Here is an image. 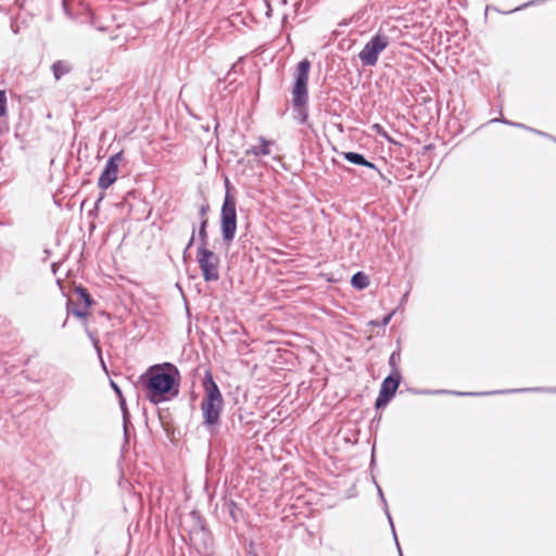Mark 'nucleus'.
<instances>
[{
    "instance_id": "nucleus-1",
    "label": "nucleus",
    "mask_w": 556,
    "mask_h": 556,
    "mask_svg": "<svg viewBox=\"0 0 556 556\" xmlns=\"http://www.w3.org/2000/svg\"><path fill=\"white\" fill-rule=\"evenodd\" d=\"M179 382V370L172 363L152 365L139 377L146 397L155 405L177 396Z\"/></svg>"
},
{
    "instance_id": "nucleus-2",
    "label": "nucleus",
    "mask_w": 556,
    "mask_h": 556,
    "mask_svg": "<svg viewBox=\"0 0 556 556\" xmlns=\"http://www.w3.org/2000/svg\"><path fill=\"white\" fill-rule=\"evenodd\" d=\"M311 70V62L304 59L299 62L295 74L294 84L292 88V104L296 113V119L300 124H305L308 118V75Z\"/></svg>"
},
{
    "instance_id": "nucleus-3",
    "label": "nucleus",
    "mask_w": 556,
    "mask_h": 556,
    "mask_svg": "<svg viewBox=\"0 0 556 556\" xmlns=\"http://www.w3.org/2000/svg\"><path fill=\"white\" fill-rule=\"evenodd\" d=\"M203 388L205 393L201 403L203 425L212 428L219 424L224 401L219 388L210 372L203 379Z\"/></svg>"
},
{
    "instance_id": "nucleus-4",
    "label": "nucleus",
    "mask_w": 556,
    "mask_h": 556,
    "mask_svg": "<svg viewBox=\"0 0 556 556\" xmlns=\"http://www.w3.org/2000/svg\"><path fill=\"white\" fill-rule=\"evenodd\" d=\"M237 230L236 199L227 190L220 211V231L225 243L233 241Z\"/></svg>"
},
{
    "instance_id": "nucleus-5",
    "label": "nucleus",
    "mask_w": 556,
    "mask_h": 556,
    "mask_svg": "<svg viewBox=\"0 0 556 556\" xmlns=\"http://www.w3.org/2000/svg\"><path fill=\"white\" fill-rule=\"evenodd\" d=\"M390 45V38L386 34L378 31L365 43L358 53V59L363 66H375L379 54Z\"/></svg>"
},
{
    "instance_id": "nucleus-6",
    "label": "nucleus",
    "mask_w": 556,
    "mask_h": 556,
    "mask_svg": "<svg viewBox=\"0 0 556 556\" xmlns=\"http://www.w3.org/2000/svg\"><path fill=\"white\" fill-rule=\"evenodd\" d=\"M197 261L202 271L203 279L206 282L217 281L219 279V257L213 251L205 247H199Z\"/></svg>"
},
{
    "instance_id": "nucleus-7",
    "label": "nucleus",
    "mask_w": 556,
    "mask_h": 556,
    "mask_svg": "<svg viewBox=\"0 0 556 556\" xmlns=\"http://www.w3.org/2000/svg\"><path fill=\"white\" fill-rule=\"evenodd\" d=\"M402 381V375H389L380 386L379 395L376 399L375 407L377 409L387 406L394 397L396 390Z\"/></svg>"
},
{
    "instance_id": "nucleus-8",
    "label": "nucleus",
    "mask_w": 556,
    "mask_h": 556,
    "mask_svg": "<svg viewBox=\"0 0 556 556\" xmlns=\"http://www.w3.org/2000/svg\"><path fill=\"white\" fill-rule=\"evenodd\" d=\"M123 160V152H117L109 157L105 163V166L99 177L98 187L101 190H106L111 187L116 180L118 176V166Z\"/></svg>"
},
{
    "instance_id": "nucleus-9",
    "label": "nucleus",
    "mask_w": 556,
    "mask_h": 556,
    "mask_svg": "<svg viewBox=\"0 0 556 556\" xmlns=\"http://www.w3.org/2000/svg\"><path fill=\"white\" fill-rule=\"evenodd\" d=\"M260 146H252L245 150V154H253L255 156H264L269 155L271 153L270 147L274 144V141L267 140L264 137H260Z\"/></svg>"
},
{
    "instance_id": "nucleus-10",
    "label": "nucleus",
    "mask_w": 556,
    "mask_h": 556,
    "mask_svg": "<svg viewBox=\"0 0 556 556\" xmlns=\"http://www.w3.org/2000/svg\"><path fill=\"white\" fill-rule=\"evenodd\" d=\"M343 157L355 165L365 166L371 169H376V165L365 159V156L357 152H343Z\"/></svg>"
},
{
    "instance_id": "nucleus-11",
    "label": "nucleus",
    "mask_w": 556,
    "mask_h": 556,
    "mask_svg": "<svg viewBox=\"0 0 556 556\" xmlns=\"http://www.w3.org/2000/svg\"><path fill=\"white\" fill-rule=\"evenodd\" d=\"M72 64L68 61L59 60L51 65L53 76L56 80H60L63 76L72 71Z\"/></svg>"
},
{
    "instance_id": "nucleus-12",
    "label": "nucleus",
    "mask_w": 556,
    "mask_h": 556,
    "mask_svg": "<svg viewBox=\"0 0 556 556\" xmlns=\"http://www.w3.org/2000/svg\"><path fill=\"white\" fill-rule=\"evenodd\" d=\"M491 123H503V124H506V125H510V126H514V127H518V128H522V129H526V130H529L531 132H534L539 136H542V137H545V138H553L552 135L547 134V132H544L542 130H538V129H534V128H531L529 126H526L521 123H516V122H510V121H507L503 117L501 118H493L491 119Z\"/></svg>"
},
{
    "instance_id": "nucleus-13",
    "label": "nucleus",
    "mask_w": 556,
    "mask_h": 556,
    "mask_svg": "<svg viewBox=\"0 0 556 556\" xmlns=\"http://www.w3.org/2000/svg\"><path fill=\"white\" fill-rule=\"evenodd\" d=\"M118 400H119V406H121V409L123 413L124 434H125V438L127 439L128 434H129V429L132 428V426L129 421V412L127 409L126 401H125L124 396L122 395V399H118Z\"/></svg>"
},
{
    "instance_id": "nucleus-14",
    "label": "nucleus",
    "mask_w": 556,
    "mask_h": 556,
    "mask_svg": "<svg viewBox=\"0 0 556 556\" xmlns=\"http://www.w3.org/2000/svg\"><path fill=\"white\" fill-rule=\"evenodd\" d=\"M351 285L357 290H363L369 285V280L364 273L358 271L352 276Z\"/></svg>"
},
{
    "instance_id": "nucleus-15",
    "label": "nucleus",
    "mask_w": 556,
    "mask_h": 556,
    "mask_svg": "<svg viewBox=\"0 0 556 556\" xmlns=\"http://www.w3.org/2000/svg\"><path fill=\"white\" fill-rule=\"evenodd\" d=\"M389 366L391 367V374L390 375H402L400 370V363H401V352L400 349L392 352V354L389 357Z\"/></svg>"
},
{
    "instance_id": "nucleus-16",
    "label": "nucleus",
    "mask_w": 556,
    "mask_h": 556,
    "mask_svg": "<svg viewBox=\"0 0 556 556\" xmlns=\"http://www.w3.org/2000/svg\"><path fill=\"white\" fill-rule=\"evenodd\" d=\"M207 227H208V223H200V225H199V229H198V238L200 241L199 247L207 248V244H208Z\"/></svg>"
},
{
    "instance_id": "nucleus-17",
    "label": "nucleus",
    "mask_w": 556,
    "mask_h": 556,
    "mask_svg": "<svg viewBox=\"0 0 556 556\" xmlns=\"http://www.w3.org/2000/svg\"><path fill=\"white\" fill-rule=\"evenodd\" d=\"M75 292L79 296V299L84 302L86 307H89L92 304V299L85 288L77 287L75 289Z\"/></svg>"
},
{
    "instance_id": "nucleus-18",
    "label": "nucleus",
    "mask_w": 556,
    "mask_h": 556,
    "mask_svg": "<svg viewBox=\"0 0 556 556\" xmlns=\"http://www.w3.org/2000/svg\"><path fill=\"white\" fill-rule=\"evenodd\" d=\"M210 212V204L204 200L199 206V219L200 223H208L207 214Z\"/></svg>"
},
{
    "instance_id": "nucleus-19",
    "label": "nucleus",
    "mask_w": 556,
    "mask_h": 556,
    "mask_svg": "<svg viewBox=\"0 0 556 556\" xmlns=\"http://www.w3.org/2000/svg\"><path fill=\"white\" fill-rule=\"evenodd\" d=\"M87 308L86 306L84 307H71V302L68 301L67 302V311L68 313H72L74 316L78 317V318H84L87 316Z\"/></svg>"
},
{
    "instance_id": "nucleus-20",
    "label": "nucleus",
    "mask_w": 556,
    "mask_h": 556,
    "mask_svg": "<svg viewBox=\"0 0 556 556\" xmlns=\"http://www.w3.org/2000/svg\"><path fill=\"white\" fill-rule=\"evenodd\" d=\"M7 114V94L4 90H0V117Z\"/></svg>"
},
{
    "instance_id": "nucleus-21",
    "label": "nucleus",
    "mask_w": 556,
    "mask_h": 556,
    "mask_svg": "<svg viewBox=\"0 0 556 556\" xmlns=\"http://www.w3.org/2000/svg\"><path fill=\"white\" fill-rule=\"evenodd\" d=\"M377 489H378V495H380L381 501H382V503H383V505H384L386 514H387L388 519H389V522H390V525H391V527H392V531H394V527H393L392 518H391V515H390V513H389V510H388L387 501H386V498H384V496H383L382 490H381V488H380L379 485H377ZM393 533L395 534V532H393Z\"/></svg>"
},
{
    "instance_id": "nucleus-22",
    "label": "nucleus",
    "mask_w": 556,
    "mask_h": 556,
    "mask_svg": "<svg viewBox=\"0 0 556 556\" xmlns=\"http://www.w3.org/2000/svg\"><path fill=\"white\" fill-rule=\"evenodd\" d=\"M87 333H88V337L90 338V341L92 342V345L94 346L97 353L99 354V357L102 358L101 357V348L99 345V340L90 331L87 330ZM101 362H102V365L104 366L103 359H101Z\"/></svg>"
},
{
    "instance_id": "nucleus-23",
    "label": "nucleus",
    "mask_w": 556,
    "mask_h": 556,
    "mask_svg": "<svg viewBox=\"0 0 556 556\" xmlns=\"http://www.w3.org/2000/svg\"><path fill=\"white\" fill-rule=\"evenodd\" d=\"M87 333H88V337L90 338V341L92 342V345L94 346L97 353L99 354V357L102 358L101 357V348L99 345V340L90 331L87 330ZM101 362H102V365L104 366L103 359H101Z\"/></svg>"
},
{
    "instance_id": "nucleus-24",
    "label": "nucleus",
    "mask_w": 556,
    "mask_h": 556,
    "mask_svg": "<svg viewBox=\"0 0 556 556\" xmlns=\"http://www.w3.org/2000/svg\"><path fill=\"white\" fill-rule=\"evenodd\" d=\"M194 240H195V226L193 224L192 225V231H191L190 239H189L188 244H187V247L185 249V252H184L185 255H186L187 251L193 245Z\"/></svg>"
},
{
    "instance_id": "nucleus-25",
    "label": "nucleus",
    "mask_w": 556,
    "mask_h": 556,
    "mask_svg": "<svg viewBox=\"0 0 556 556\" xmlns=\"http://www.w3.org/2000/svg\"><path fill=\"white\" fill-rule=\"evenodd\" d=\"M91 25L97 28L99 31H106V27L102 25V23H98L97 18L96 17H91V21H90Z\"/></svg>"
},
{
    "instance_id": "nucleus-26",
    "label": "nucleus",
    "mask_w": 556,
    "mask_h": 556,
    "mask_svg": "<svg viewBox=\"0 0 556 556\" xmlns=\"http://www.w3.org/2000/svg\"><path fill=\"white\" fill-rule=\"evenodd\" d=\"M110 384H111L112 389L115 391L118 399H122L123 393H122L121 388L113 380H111Z\"/></svg>"
},
{
    "instance_id": "nucleus-27",
    "label": "nucleus",
    "mask_w": 556,
    "mask_h": 556,
    "mask_svg": "<svg viewBox=\"0 0 556 556\" xmlns=\"http://www.w3.org/2000/svg\"><path fill=\"white\" fill-rule=\"evenodd\" d=\"M496 393H504V391H494L489 392L488 394H496ZM457 395H480L481 393H471V392H455Z\"/></svg>"
},
{
    "instance_id": "nucleus-28",
    "label": "nucleus",
    "mask_w": 556,
    "mask_h": 556,
    "mask_svg": "<svg viewBox=\"0 0 556 556\" xmlns=\"http://www.w3.org/2000/svg\"><path fill=\"white\" fill-rule=\"evenodd\" d=\"M392 316H393V312L388 314L387 316H384L381 320V326L386 327L390 323Z\"/></svg>"
},
{
    "instance_id": "nucleus-29",
    "label": "nucleus",
    "mask_w": 556,
    "mask_h": 556,
    "mask_svg": "<svg viewBox=\"0 0 556 556\" xmlns=\"http://www.w3.org/2000/svg\"><path fill=\"white\" fill-rule=\"evenodd\" d=\"M542 389H519V390H510L509 392H525V391H541Z\"/></svg>"
},
{
    "instance_id": "nucleus-30",
    "label": "nucleus",
    "mask_w": 556,
    "mask_h": 556,
    "mask_svg": "<svg viewBox=\"0 0 556 556\" xmlns=\"http://www.w3.org/2000/svg\"><path fill=\"white\" fill-rule=\"evenodd\" d=\"M532 3H533V2L526 3V4L521 5V7H518V8H516V9H513V10L508 11L507 13L516 12V11H518V10L522 9V8H527L528 5H530V4H532Z\"/></svg>"
},
{
    "instance_id": "nucleus-31",
    "label": "nucleus",
    "mask_w": 556,
    "mask_h": 556,
    "mask_svg": "<svg viewBox=\"0 0 556 556\" xmlns=\"http://www.w3.org/2000/svg\"><path fill=\"white\" fill-rule=\"evenodd\" d=\"M104 199V193H101L100 197L98 198L96 204H94V208H98L99 207V204L100 202Z\"/></svg>"
},
{
    "instance_id": "nucleus-32",
    "label": "nucleus",
    "mask_w": 556,
    "mask_h": 556,
    "mask_svg": "<svg viewBox=\"0 0 556 556\" xmlns=\"http://www.w3.org/2000/svg\"><path fill=\"white\" fill-rule=\"evenodd\" d=\"M369 325L375 326V327H378V326H381V321L370 320V321H369Z\"/></svg>"
},
{
    "instance_id": "nucleus-33",
    "label": "nucleus",
    "mask_w": 556,
    "mask_h": 556,
    "mask_svg": "<svg viewBox=\"0 0 556 556\" xmlns=\"http://www.w3.org/2000/svg\"><path fill=\"white\" fill-rule=\"evenodd\" d=\"M230 514H231L232 518L236 520V516H235V515H236V511H233V509H231V510H230Z\"/></svg>"
},
{
    "instance_id": "nucleus-34",
    "label": "nucleus",
    "mask_w": 556,
    "mask_h": 556,
    "mask_svg": "<svg viewBox=\"0 0 556 556\" xmlns=\"http://www.w3.org/2000/svg\"><path fill=\"white\" fill-rule=\"evenodd\" d=\"M397 549H399V554H400V556H403V555H402V551H401V548H400V546H399V545H397Z\"/></svg>"
},
{
    "instance_id": "nucleus-35",
    "label": "nucleus",
    "mask_w": 556,
    "mask_h": 556,
    "mask_svg": "<svg viewBox=\"0 0 556 556\" xmlns=\"http://www.w3.org/2000/svg\"><path fill=\"white\" fill-rule=\"evenodd\" d=\"M552 141L556 142V138L553 136V138H549Z\"/></svg>"
},
{
    "instance_id": "nucleus-36",
    "label": "nucleus",
    "mask_w": 556,
    "mask_h": 556,
    "mask_svg": "<svg viewBox=\"0 0 556 556\" xmlns=\"http://www.w3.org/2000/svg\"><path fill=\"white\" fill-rule=\"evenodd\" d=\"M52 269L55 273V264H52Z\"/></svg>"
}]
</instances>
